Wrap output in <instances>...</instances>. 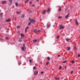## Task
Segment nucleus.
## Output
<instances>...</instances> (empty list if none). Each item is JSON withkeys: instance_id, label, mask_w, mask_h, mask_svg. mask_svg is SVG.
Returning <instances> with one entry per match:
<instances>
[{"instance_id": "obj_16", "label": "nucleus", "mask_w": 80, "mask_h": 80, "mask_svg": "<svg viewBox=\"0 0 80 80\" xmlns=\"http://www.w3.org/2000/svg\"><path fill=\"white\" fill-rule=\"evenodd\" d=\"M50 8H48L47 11V12H50Z\"/></svg>"}, {"instance_id": "obj_7", "label": "nucleus", "mask_w": 80, "mask_h": 80, "mask_svg": "<svg viewBox=\"0 0 80 80\" xmlns=\"http://www.w3.org/2000/svg\"><path fill=\"white\" fill-rule=\"evenodd\" d=\"M1 3L2 4H5L6 3V2L5 1H2Z\"/></svg>"}, {"instance_id": "obj_21", "label": "nucleus", "mask_w": 80, "mask_h": 80, "mask_svg": "<svg viewBox=\"0 0 80 80\" xmlns=\"http://www.w3.org/2000/svg\"><path fill=\"white\" fill-rule=\"evenodd\" d=\"M17 28L18 29V28H20V26H17Z\"/></svg>"}, {"instance_id": "obj_56", "label": "nucleus", "mask_w": 80, "mask_h": 80, "mask_svg": "<svg viewBox=\"0 0 80 80\" xmlns=\"http://www.w3.org/2000/svg\"><path fill=\"white\" fill-rule=\"evenodd\" d=\"M7 30H9V29H8V28H7Z\"/></svg>"}, {"instance_id": "obj_28", "label": "nucleus", "mask_w": 80, "mask_h": 80, "mask_svg": "<svg viewBox=\"0 0 80 80\" xmlns=\"http://www.w3.org/2000/svg\"><path fill=\"white\" fill-rule=\"evenodd\" d=\"M49 64V62H47L46 63V65H48V64Z\"/></svg>"}, {"instance_id": "obj_55", "label": "nucleus", "mask_w": 80, "mask_h": 80, "mask_svg": "<svg viewBox=\"0 0 80 80\" xmlns=\"http://www.w3.org/2000/svg\"><path fill=\"white\" fill-rule=\"evenodd\" d=\"M29 20H31V18H29Z\"/></svg>"}, {"instance_id": "obj_35", "label": "nucleus", "mask_w": 80, "mask_h": 80, "mask_svg": "<svg viewBox=\"0 0 80 80\" xmlns=\"http://www.w3.org/2000/svg\"><path fill=\"white\" fill-rule=\"evenodd\" d=\"M29 61L30 63H32V61L31 60H29Z\"/></svg>"}, {"instance_id": "obj_8", "label": "nucleus", "mask_w": 80, "mask_h": 80, "mask_svg": "<svg viewBox=\"0 0 80 80\" xmlns=\"http://www.w3.org/2000/svg\"><path fill=\"white\" fill-rule=\"evenodd\" d=\"M25 17V14H22V16H21V18H24Z\"/></svg>"}, {"instance_id": "obj_23", "label": "nucleus", "mask_w": 80, "mask_h": 80, "mask_svg": "<svg viewBox=\"0 0 80 80\" xmlns=\"http://www.w3.org/2000/svg\"><path fill=\"white\" fill-rule=\"evenodd\" d=\"M28 1H29V0H27L25 2V3H27V2H28Z\"/></svg>"}, {"instance_id": "obj_1", "label": "nucleus", "mask_w": 80, "mask_h": 80, "mask_svg": "<svg viewBox=\"0 0 80 80\" xmlns=\"http://www.w3.org/2000/svg\"><path fill=\"white\" fill-rule=\"evenodd\" d=\"M64 28V27H62V25H60L59 26V30H61V29H63Z\"/></svg>"}, {"instance_id": "obj_36", "label": "nucleus", "mask_w": 80, "mask_h": 80, "mask_svg": "<svg viewBox=\"0 0 80 80\" xmlns=\"http://www.w3.org/2000/svg\"><path fill=\"white\" fill-rule=\"evenodd\" d=\"M19 42H22V40H18Z\"/></svg>"}, {"instance_id": "obj_53", "label": "nucleus", "mask_w": 80, "mask_h": 80, "mask_svg": "<svg viewBox=\"0 0 80 80\" xmlns=\"http://www.w3.org/2000/svg\"><path fill=\"white\" fill-rule=\"evenodd\" d=\"M65 10H66H66H67V8H65Z\"/></svg>"}, {"instance_id": "obj_17", "label": "nucleus", "mask_w": 80, "mask_h": 80, "mask_svg": "<svg viewBox=\"0 0 80 80\" xmlns=\"http://www.w3.org/2000/svg\"><path fill=\"white\" fill-rule=\"evenodd\" d=\"M55 79L56 80H58L60 79V78H55Z\"/></svg>"}, {"instance_id": "obj_19", "label": "nucleus", "mask_w": 80, "mask_h": 80, "mask_svg": "<svg viewBox=\"0 0 80 80\" xmlns=\"http://www.w3.org/2000/svg\"><path fill=\"white\" fill-rule=\"evenodd\" d=\"M37 42V40L36 39L33 40V42H34V43H35V42Z\"/></svg>"}, {"instance_id": "obj_31", "label": "nucleus", "mask_w": 80, "mask_h": 80, "mask_svg": "<svg viewBox=\"0 0 80 80\" xmlns=\"http://www.w3.org/2000/svg\"><path fill=\"white\" fill-rule=\"evenodd\" d=\"M59 37H60V36L58 35L57 36V38L58 39L59 38Z\"/></svg>"}, {"instance_id": "obj_43", "label": "nucleus", "mask_w": 80, "mask_h": 80, "mask_svg": "<svg viewBox=\"0 0 80 80\" xmlns=\"http://www.w3.org/2000/svg\"><path fill=\"white\" fill-rule=\"evenodd\" d=\"M73 66H74V67H72V68H75V65H73Z\"/></svg>"}, {"instance_id": "obj_46", "label": "nucleus", "mask_w": 80, "mask_h": 80, "mask_svg": "<svg viewBox=\"0 0 80 80\" xmlns=\"http://www.w3.org/2000/svg\"><path fill=\"white\" fill-rule=\"evenodd\" d=\"M27 29H25V32H26V33H27Z\"/></svg>"}, {"instance_id": "obj_38", "label": "nucleus", "mask_w": 80, "mask_h": 80, "mask_svg": "<svg viewBox=\"0 0 80 80\" xmlns=\"http://www.w3.org/2000/svg\"><path fill=\"white\" fill-rule=\"evenodd\" d=\"M33 69H36V67H35V66H34L33 67Z\"/></svg>"}, {"instance_id": "obj_32", "label": "nucleus", "mask_w": 80, "mask_h": 80, "mask_svg": "<svg viewBox=\"0 0 80 80\" xmlns=\"http://www.w3.org/2000/svg\"><path fill=\"white\" fill-rule=\"evenodd\" d=\"M61 68H62V66H60L59 67V70H61Z\"/></svg>"}, {"instance_id": "obj_18", "label": "nucleus", "mask_w": 80, "mask_h": 80, "mask_svg": "<svg viewBox=\"0 0 80 80\" xmlns=\"http://www.w3.org/2000/svg\"><path fill=\"white\" fill-rule=\"evenodd\" d=\"M21 37H25V35H24V34H23L22 33H21Z\"/></svg>"}, {"instance_id": "obj_41", "label": "nucleus", "mask_w": 80, "mask_h": 80, "mask_svg": "<svg viewBox=\"0 0 80 80\" xmlns=\"http://www.w3.org/2000/svg\"><path fill=\"white\" fill-rule=\"evenodd\" d=\"M15 21H16V20H17V19H16V17H15Z\"/></svg>"}, {"instance_id": "obj_50", "label": "nucleus", "mask_w": 80, "mask_h": 80, "mask_svg": "<svg viewBox=\"0 0 80 80\" xmlns=\"http://www.w3.org/2000/svg\"><path fill=\"white\" fill-rule=\"evenodd\" d=\"M65 69H67V67H66V66H65Z\"/></svg>"}, {"instance_id": "obj_57", "label": "nucleus", "mask_w": 80, "mask_h": 80, "mask_svg": "<svg viewBox=\"0 0 80 80\" xmlns=\"http://www.w3.org/2000/svg\"><path fill=\"white\" fill-rule=\"evenodd\" d=\"M1 10H0V12H1Z\"/></svg>"}, {"instance_id": "obj_30", "label": "nucleus", "mask_w": 80, "mask_h": 80, "mask_svg": "<svg viewBox=\"0 0 80 80\" xmlns=\"http://www.w3.org/2000/svg\"><path fill=\"white\" fill-rule=\"evenodd\" d=\"M29 28V27L28 26L25 29L27 30V29H28Z\"/></svg>"}, {"instance_id": "obj_24", "label": "nucleus", "mask_w": 80, "mask_h": 80, "mask_svg": "<svg viewBox=\"0 0 80 80\" xmlns=\"http://www.w3.org/2000/svg\"><path fill=\"white\" fill-rule=\"evenodd\" d=\"M41 32V30H38L37 31V33H39V32Z\"/></svg>"}, {"instance_id": "obj_9", "label": "nucleus", "mask_w": 80, "mask_h": 80, "mask_svg": "<svg viewBox=\"0 0 80 80\" xmlns=\"http://www.w3.org/2000/svg\"><path fill=\"white\" fill-rule=\"evenodd\" d=\"M66 49L68 51V50H70V47L66 48Z\"/></svg>"}, {"instance_id": "obj_33", "label": "nucleus", "mask_w": 80, "mask_h": 80, "mask_svg": "<svg viewBox=\"0 0 80 80\" xmlns=\"http://www.w3.org/2000/svg\"><path fill=\"white\" fill-rule=\"evenodd\" d=\"M9 2H10V3H12V0H9Z\"/></svg>"}, {"instance_id": "obj_27", "label": "nucleus", "mask_w": 80, "mask_h": 80, "mask_svg": "<svg viewBox=\"0 0 80 80\" xmlns=\"http://www.w3.org/2000/svg\"><path fill=\"white\" fill-rule=\"evenodd\" d=\"M66 62H67V61L66 60L64 61L63 62V63H65Z\"/></svg>"}, {"instance_id": "obj_45", "label": "nucleus", "mask_w": 80, "mask_h": 80, "mask_svg": "<svg viewBox=\"0 0 80 80\" xmlns=\"http://www.w3.org/2000/svg\"><path fill=\"white\" fill-rule=\"evenodd\" d=\"M62 18V17H59L58 18Z\"/></svg>"}, {"instance_id": "obj_22", "label": "nucleus", "mask_w": 80, "mask_h": 80, "mask_svg": "<svg viewBox=\"0 0 80 80\" xmlns=\"http://www.w3.org/2000/svg\"><path fill=\"white\" fill-rule=\"evenodd\" d=\"M71 62H72V63H75V61L72 60V61H71Z\"/></svg>"}, {"instance_id": "obj_52", "label": "nucleus", "mask_w": 80, "mask_h": 80, "mask_svg": "<svg viewBox=\"0 0 80 80\" xmlns=\"http://www.w3.org/2000/svg\"><path fill=\"white\" fill-rule=\"evenodd\" d=\"M29 3H30V4H31V3H32V2H29Z\"/></svg>"}, {"instance_id": "obj_59", "label": "nucleus", "mask_w": 80, "mask_h": 80, "mask_svg": "<svg viewBox=\"0 0 80 80\" xmlns=\"http://www.w3.org/2000/svg\"><path fill=\"white\" fill-rule=\"evenodd\" d=\"M42 80V79H41V80Z\"/></svg>"}, {"instance_id": "obj_51", "label": "nucleus", "mask_w": 80, "mask_h": 80, "mask_svg": "<svg viewBox=\"0 0 80 80\" xmlns=\"http://www.w3.org/2000/svg\"><path fill=\"white\" fill-rule=\"evenodd\" d=\"M32 7H35V5L34 4H32Z\"/></svg>"}, {"instance_id": "obj_6", "label": "nucleus", "mask_w": 80, "mask_h": 80, "mask_svg": "<svg viewBox=\"0 0 80 80\" xmlns=\"http://www.w3.org/2000/svg\"><path fill=\"white\" fill-rule=\"evenodd\" d=\"M22 50H23V51H25V50H26V47H22Z\"/></svg>"}, {"instance_id": "obj_47", "label": "nucleus", "mask_w": 80, "mask_h": 80, "mask_svg": "<svg viewBox=\"0 0 80 80\" xmlns=\"http://www.w3.org/2000/svg\"><path fill=\"white\" fill-rule=\"evenodd\" d=\"M72 73H73V71H72L71 72V74H72Z\"/></svg>"}, {"instance_id": "obj_4", "label": "nucleus", "mask_w": 80, "mask_h": 80, "mask_svg": "<svg viewBox=\"0 0 80 80\" xmlns=\"http://www.w3.org/2000/svg\"><path fill=\"white\" fill-rule=\"evenodd\" d=\"M75 22L76 25H78V21H77V19H75Z\"/></svg>"}, {"instance_id": "obj_40", "label": "nucleus", "mask_w": 80, "mask_h": 80, "mask_svg": "<svg viewBox=\"0 0 80 80\" xmlns=\"http://www.w3.org/2000/svg\"><path fill=\"white\" fill-rule=\"evenodd\" d=\"M49 27H50V25H49V26H48L47 27V28H49Z\"/></svg>"}, {"instance_id": "obj_58", "label": "nucleus", "mask_w": 80, "mask_h": 80, "mask_svg": "<svg viewBox=\"0 0 80 80\" xmlns=\"http://www.w3.org/2000/svg\"><path fill=\"white\" fill-rule=\"evenodd\" d=\"M19 33H20V32H19Z\"/></svg>"}, {"instance_id": "obj_3", "label": "nucleus", "mask_w": 80, "mask_h": 80, "mask_svg": "<svg viewBox=\"0 0 80 80\" xmlns=\"http://www.w3.org/2000/svg\"><path fill=\"white\" fill-rule=\"evenodd\" d=\"M38 72L37 71H35L34 72V75H37L38 74Z\"/></svg>"}, {"instance_id": "obj_26", "label": "nucleus", "mask_w": 80, "mask_h": 80, "mask_svg": "<svg viewBox=\"0 0 80 80\" xmlns=\"http://www.w3.org/2000/svg\"><path fill=\"white\" fill-rule=\"evenodd\" d=\"M5 39L6 40H8V39H9V38H8V37H5Z\"/></svg>"}, {"instance_id": "obj_54", "label": "nucleus", "mask_w": 80, "mask_h": 80, "mask_svg": "<svg viewBox=\"0 0 80 80\" xmlns=\"http://www.w3.org/2000/svg\"><path fill=\"white\" fill-rule=\"evenodd\" d=\"M37 2H38L39 1V0H36Z\"/></svg>"}, {"instance_id": "obj_42", "label": "nucleus", "mask_w": 80, "mask_h": 80, "mask_svg": "<svg viewBox=\"0 0 80 80\" xmlns=\"http://www.w3.org/2000/svg\"><path fill=\"white\" fill-rule=\"evenodd\" d=\"M78 57H80V54H78Z\"/></svg>"}, {"instance_id": "obj_39", "label": "nucleus", "mask_w": 80, "mask_h": 80, "mask_svg": "<svg viewBox=\"0 0 80 80\" xmlns=\"http://www.w3.org/2000/svg\"><path fill=\"white\" fill-rule=\"evenodd\" d=\"M0 39L1 40H3V39L2 38H0Z\"/></svg>"}, {"instance_id": "obj_29", "label": "nucleus", "mask_w": 80, "mask_h": 80, "mask_svg": "<svg viewBox=\"0 0 80 80\" xmlns=\"http://www.w3.org/2000/svg\"><path fill=\"white\" fill-rule=\"evenodd\" d=\"M47 59L48 60H50V57H48Z\"/></svg>"}, {"instance_id": "obj_13", "label": "nucleus", "mask_w": 80, "mask_h": 80, "mask_svg": "<svg viewBox=\"0 0 80 80\" xmlns=\"http://www.w3.org/2000/svg\"><path fill=\"white\" fill-rule=\"evenodd\" d=\"M68 17H69V14H68L66 16V17H65V18L67 19V18H68Z\"/></svg>"}, {"instance_id": "obj_44", "label": "nucleus", "mask_w": 80, "mask_h": 80, "mask_svg": "<svg viewBox=\"0 0 80 80\" xmlns=\"http://www.w3.org/2000/svg\"><path fill=\"white\" fill-rule=\"evenodd\" d=\"M43 73H44V72H43V71H42L41 72V74H43Z\"/></svg>"}, {"instance_id": "obj_25", "label": "nucleus", "mask_w": 80, "mask_h": 80, "mask_svg": "<svg viewBox=\"0 0 80 80\" xmlns=\"http://www.w3.org/2000/svg\"><path fill=\"white\" fill-rule=\"evenodd\" d=\"M73 49H74V50H77V48H76V47H74Z\"/></svg>"}, {"instance_id": "obj_49", "label": "nucleus", "mask_w": 80, "mask_h": 80, "mask_svg": "<svg viewBox=\"0 0 80 80\" xmlns=\"http://www.w3.org/2000/svg\"><path fill=\"white\" fill-rule=\"evenodd\" d=\"M58 57H60V55H58Z\"/></svg>"}, {"instance_id": "obj_5", "label": "nucleus", "mask_w": 80, "mask_h": 80, "mask_svg": "<svg viewBox=\"0 0 80 80\" xmlns=\"http://www.w3.org/2000/svg\"><path fill=\"white\" fill-rule=\"evenodd\" d=\"M11 20L10 19V18L8 19H7L6 20V22H9Z\"/></svg>"}, {"instance_id": "obj_34", "label": "nucleus", "mask_w": 80, "mask_h": 80, "mask_svg": "<svg viewBox=\"0 0 80 80\" xmlns=\"http://www.w3.org/2000/svg\"><path fill=\"white\" fill-rule=\"evenodd\" d=\"M29 13H32V11L31 10H30L28 12Z\"/></svg>"}, {"instance_id": "obj_15", "label": "nucleus", "mask_w": 80, "mask_h": 80, "mask_svg": "<svg viewBox=\"0 0 80 80\" xmlns=\"http://www.w3.org/2000/svg\"><path fill=\"white\" fill-rule=\"evenodd\" d=\"M61 10H62V8H61V6H60L59 9V12H61Z\"/></svg>"}, {"instance_id": "obj_10", "label": "nucleus", "mask_w": 80, "mask_h": 80, "mask_svg": "<svg viewBox=\"0 0 80 80\" xmlns=\"http://www.w3.org/2000/svg\"><path fill=\"white\" fill-rule=\"evenodd\" d=\"M33 32H34V33H37V29H34L33 30Z\"/></svg>"}, {"instance_id": "obj_14", "label": "nucleus", "mask_w": 80, "mask_h": 80, "mask_svg": "<svg viewBox=\"0 0 80 80\" xmlns=\"http://www.w3.org/2000/svg\"><path fill=\"white\" fill-rule=\"evenodd\" d=\"M70 38H67L66 39V41L67 42H68V41H70Z\"/></svg>"}, {"instance_id": "obj_11", "label": "nucleus", "mask_w": 80, "mask_h": 80, "mask_svg": "<svg viewBox=\"0 0 80 80\" xmlns=\"http://www.w3.org/2000/svg\"><path fill=\"white\" fill-rule=\"evenodd\" d=\"M22 12L21 11H20L19 12L18 11H17V14H20V13H21Z\"/></svg>"}, {"instance_id": "obj_37", "label": "nucleus", "mask_w": 80, "mask_h": 80, "mask_svg": "<svg viewBox=\"0 0 80 80\" xmlns=\"http://www.w3.org/2000/svg\"><path fill=\"white\" fill-rule=\"evenodd\" d=\"M31 24V22L28 23V25H30Z\"/></svg>"}, {"instance_id": "obj_48", "label": "nucleus", "mask_w": 80, "mask_h": 80, "mask_svg": "<svg viewBox=\"0 0 80 80\" xmlns=\"http://www.w3.org/2000/svg\"><path fill=\"white\" fill-rule=\"evenodd\" d=\"M25 44H23V47H25Z\"/></svg>"}, {"instance_id": "obj_2", "label": "nucleus", "mask_w": 80, "mask_h": 80, "mask_svg": "<svg viewBox=\"0 0 80 80\" xmlns=\"http://www.w3.org/2000/svg\"><path fill=\"white\" fill-rule=\"evenodd\" d=\"M36 21L34 20L33 19H32V20H31L30 22L31 23H35V22Z\"/></svg>"}, {"instance_id": "obj_12", "label": "nucleus", "mask_w": 80, "mask_h": 80, "mask_svg": "<svg viewBox=\"0 0 80 80\" xmlns=\"http://www.w3.org/2000/svg\"><path fill=\"white\" fill-rule=\"evenodd\" d=\"M46 11L45 10H44L43 11V12L42 13V14H44V13H45L46 12Z\"/></svg>"}, {"instance_id": "obj_20", "label": "nucleus", "mask_w": 80, "mask_h": 80, "mask_svg": "<svg viewBox=\"0 0 80 80\" xmlns=\"http://www.w3.org/2000/svg\"><path fill=\"white\" fill-rule=\"evenodd\" d=\"M15 5L16 7H17V6H18V3L17 2H16Z\"/></svg>"}]
</instances>
